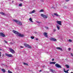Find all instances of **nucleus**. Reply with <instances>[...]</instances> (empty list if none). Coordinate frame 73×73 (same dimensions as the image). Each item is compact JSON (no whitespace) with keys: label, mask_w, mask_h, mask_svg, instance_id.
Listing matches in <instances>:
<instances>
[{"label":"nucleus","mask_w":73,"mask_h":73,"mask_svg":"<svg viewBox=\"0 0 73 73\" xmlns=\"http://www.w3.org/2000/svg\"><path fill=\"white\" fill-rule=\"evenodd\" d=\"M14 21H15L17 24H18V25H22V23L19 21H17L16 20H14Z\"/></svg>","instance_id":"obj_1"},{"label":"nucleus","mask_w":73,"mask_h":73,"mask_svg":"<svg viewBox=\"0 0 73 73\" xmlns=\"http://www.w3.org/2000/svg\"><path fill=\"white\" fill-rule=\"evenodd\" d=\"M55 66L57 68H62L61 66L58 64V63L56 64L55 65Z\"/></svg>","instance_id":"obj_2"},{"label":"nucleus","mask_w":73,"mask_h":73,"mask_svg":"<svg viewBox=\"0 0 73 73\" xmlns=\"http://www.w3.org/2000/svg\"><path fill=\"white\" fill-rule=\"evenodd\" d=\"M40 15L42 17H43V18H44V19H47V18L48 17V16H47L44 15L42 14H41Z\"/></svg>","instance_id":"obj_3"},{"label":"nucleus","mask_w":73,"mask_h":73,"mask_svg":"<svg viewBox=\"0 0 73 73\" xmlns=\"http://www.w3.org/2000/svg\"><path fill=\"white\" fill-rule=\"evenodd\" d=\"M9 50H10V52H11L12 53H13V54H14V53H15V51H14V50H13V49L11 48H10L9 49Z\"/></svg>","instance_id":"obj_4"},{"label":"nucleus","mask_w":73,"mask_h":73,"mask_svg":"<svg viewBox=\"0 0 73 73\" xmlns=\"http://www.w3.org/2000/svg\"><path fill=\"white\" fill-rule=\"evenodd\" d=\"M5 55L6 56H7L9 57H13V56H12V55L11 54H5Z\"/></svg>","instance_id":"obj_5"},{"label":"nucleus","mask_w":73,"mask_h":73,"mask_svg":"<svg viewBox=\"0 0 73 73\" xmlns=\"http://www.w3.org/2000/svg\"><path fill=\"white\" fill-rule=\"evenodd\" d=\"M18 36L19 37H24V36H25L24 35L20 34L19 33V34H18Z\"/></svg>","instance_id":"obj_6"},{"label":"nucleus","mask_w":73,"mask_h":73,"mask_svg":"<svg viewBox=\"0 0 73 73\" xmlns=\"http://www.w3.org/2000/svg\"><path fill=\"white\" fill-rule=\"evenodd\" d=\"M56 23L57 24L59 25H61V23H62V22L61 21H56Z\"/></svg>","instance_id":"obj_7"},{"label":"nucleus","mask_w":73,"mask_h":73,"mask_svg":"<svg viewBox=\"0 0 73 73\" xmlns=\"http://www.w3.org/2000/svg\"><path fill=\"white\" fill-rule=\"evenodd\" d=\"M13 32L14 33H15V34H17L18 36V34H19V33L18 32H17L16 31L14 30H13Z\"/></svg>","instance_id":"obj_8"},{"label":"nucleus","mask_w":73,"mask_h":73,"mask_svg":"<svg viewBox=\"0 0 73 73\" xmlns=\"http://www.w3.org/2000/svg\"><path fill=\"white\" fill-rule=\"evenodd\" d=\"M0 36H1L2 37H5V35L3 33H0Z\"/></svg>","instance_id":"obj_9"},{"label":"nucleus","mask_w":73,"mask_h":73,"mask_svg":"<svg viewBox=\"0 0 73 73\" xmlns=\"http://www.w3.org/2000/svg\"><path fill=\"white\" fill-rule=\"evenodd\" d=\"M56 49H57V50H60L61 51H62V49L61 48H60V47H56Z\"/></svg>","instance_id":"obj_10"},{"label":"nucleus","mask_w":73,"mask_h":73,"mask_svg":"<svg viewBox=\"0 0 73 73\" xmlns=\"http://www.w3.org/2000/svg\"><path fill=\"white\" fill-rule=\"evenodd\" d=\"M44 35L46 37H48V35H47V33L45 32L44 33Z\"/></svg>","instance_id":"obj_11"},{"label":"nucleus","mask_w":73,"mask_h":73,"mask_svg":"<svg viewBox=\"0 0 73 73\" xmlns=\"http://www.w3.org/2000/svg\"><path fill=\"white\" fill-rule=\"evenodd\" d=\"M0 13L2 15H4V16H6V15L5 14V13L3 12H0Z\"/></svg>","instance_id":"obj_12"},{"label":"nucleus","mask_w":73,"mask_h":73,"mask_svg":"<svg viewBox=\"0 0 73 73\" xmlns=\"http://www.w3.org/2000/svg\"><path fill=\"white\" fill-rule=\"evenodd\" d=\"M35 10H33L32 11H31L30 12V13L31 14L32 13H35Z\"/></svg>","instance_id":"obj_13"},{"label":"nucleus","mask_w":73,"mask_h":73,"mask_svg":"<svg viewBox=\"0 0 73 73\" xmlns=\"http://www.w3.org/2000/svg\"><path fill=\"white\" fill-rule=\"evenodd\" d=\"M56 27H57V29H58V30H60V26L57 25L56 26Z\"/></svg>","instance_id":"obj_14"},{"label":"nucleus","mask_w":73,"mask_h":73,"mask_svg":"<svg viewBox=\"0 0 73 73\" xmlns=\"http://www.w3.org/2000/svg\"><path fill=\"white\" fill-rule=\"evenodd\" d=\"M29 21H31V22H32V23H33V21H32V19L31 18H30L29 19Z\"/></svg>","instance_id":"obj_15"},{"label":"nucleus","mask_w":73,"mask_h":73,"mask_svg":"<svg viewBox=\"0 0 73 73\" xmlns=\"http://www.w3.org/2000/svg\"><path fill=\"white\" fill-rule=\"evenodd\" d=\"M54 15L56 16H60V15H59L57 13H54Z\"/></svg>","instance_id":"obj_16"},{"label":"nucleus","mask_w":73,"mask_h":73,"mask_svg":"<svg viewBox=\"0 0 73 73\" xmlns=\"http://www.w3.org/2000/svg\"><path fill=\"white\" fill-rule=\"evenodd\" d=\"M50 64H55L56 62H52L50 63Z\"/></svg>","instance_id":"obj_17"},{"label":"nucleus","mask_w":73,"mask_h":73,"mask_svg":"<svg viewBox=\"0 0 73 73\" xmlns=\"http://www.w3.org/2000/svg\"><path fill=\"white\" fill-rule=\"evenodd\" d=\"M29 45V44H24V46H25L26 47H28Z\"/></svg>","instance_id":"obj_18"},{"label":"nucleus","mask_w":73,"mask_h":73,"mask_svg":"<svg viewBox=\"0 0 73 73\" xmlns=\"http://www.w3.org/2000/svg\"><path fill=\"white\" fill-rule=\"evenodd\" d=\"M1 70L3 73L5 72V70L4 69H1Z\"/></svg>","instance_id":"obj_19"},{"label":"nucleus","mask_w":73,"mask_h":73,"mask_svg":"<svg viewBox=\"0 0 73 73\" xmlns=\"http://www.w3.org/2000/svg\"><path fill=\"white\" fill-rule=\"evenodd\" d=\"M72 40L70 39H69L68 40V41H69V42H72Z\"/></svg>","instance_id":"obj_20"},{"label":"nucleus","mask_w":73,"mask_h":73,"mask_svg":"<svg viewBox=\"0 0 73 73\" xmlns=\"http://www.w3.org/2000/svg\"><path fill=\"white\" fill-rule=\"evenodd\" d=\"M66 68H69V65H66Z\"/></svg>","instance_id":"obj_21"},{"label":"nucleus","mask_w":73,"mask_h":73,"mask_svg":"<svg viewBox=\"0 0 73 73\" xmlns=\"http://www.w3.org/2000/svg\"><path fill=\"white\" fill-rule=\"evenodd\" d=\"M27 47L28 48H30V49H31V48H32V47L31 46L29 45H28Z\"/></svg>","instance_id":"obj_22"},{"label":"nucleus","mask_w":73,"mask_h":73,"mask_svg":"<svg viewBox=\"0 0 73 73\" xmlns=\"http://www.w3.org/2000/svg\"><path fill=\"white\" fill-rule=\"evenodd\" d=\"M53 41H57V40L56 39L53 38Z\"/></svg>","instance_id":"obj_23"},{"label":"nucleus","mask_w":73,"mask_h":73,"mask_svg":"<svg viewBox=\"0 0 73 73\" xmlns=\"http://www.w3.org/2000/svg\"><path fill=\"white\" fill-rule=\"evenodd\" d=\"M50 71L51 72H52V73H53V72H54V70H53L52 69H50Z\"/></svg>","instance_id":"obj_24"},{"label":"nucleus","mask_w":73,"mask_h":73,"mask_svg":"<svg viewBox=\"0 0 73 73\" xmlns=\"http://www.w3.org/2000/svg\"><path fill=\"white\" fill-rule=\"evenodd\" d=\"M22 3H21L20 4H19V7H21L22 6Z\"/></svg>","instance_id":"obj_25"},{"label":"nucleus","mask_w":73,"mask_h":73,"mask_svg":"<svg viewBox=\"0 0 73 73\" xmlns=\"http://www.w3.org/2000/svg\"><path fill=\"white\" fill-rule=\"evenodd\" d=\"M40 12H44V10L43 9H42V10H41L40 11Z\"/></svg>","instance_id":"obj_26"},{"label":"nucleus","mask_w":73,"mask_h":73,"mask_svg":"<svg viewBox=\"0 0 73 73\" xmlns=\"http://www.w3.org/2000/svg\"><path fill=\"white\" fill-rule=\"evenodd\" d=\"M8 73H12V72L10 71V70H9L8 71Z\"/></svg>","instance_id":"obj_27"},{"label":"nucleus","mask_w":73,"mask_h":73,"mask_svg":"<svg viewBox=\"0 0 73 73\" xmlns=\"http://www.w3.org/2000/svg\"><path fill=\"white\" fill-rule=\"evenodd\" d=\"M23 64H24V65H28V63H23Z\"/></svg>","instance_id":"obj_28"},{"label":"nucleus","mask_w":73,"mask_h":73,"mask_svg":"<svg viewBox=\"0 0 73 73\" xmlns=\"http://www.w3.org/2000/svg\"><path fill=\"white\" fill-rule=\"evenodd\" d=\"M50 40L51 41H53V38H50Z\"/></svg>","instance_id":"obj_29"},{"label":"nucleus","mask_w":73,"mask_h":73,"mask_svg":"<svg viewBox=\"0 0 73 73\" xmlns=\"http://www.w3.org/2000/svg\"><path fill=\"white\" fill-rule=\"evenodd\" d=\"M34 38H35V37H34V36H31V39H34Z\"/></svg>","instance_id":"obj_30"},{"label":"nucleus","mask_w":73,"mask_h":73,"mask_svg":"<svg viewBox=\"0 0 73 73\" xmlns=\"http://www.w3.org/2000/svg\"><path fill=\"white\" fill-rule=\"evenodd\" d=\"M45 29H48V27H45Z\"/></svg>","instance_id":"obj_31"},{"label":"nucleus","mask_w":73,"mask_h":73,"mask_svg":"<svg viewBox=\"0 0 73 73\" xmlns=\"http://www.w3.org/2000/svg\"><path fill=\"white\" fill-rule=\"evenodd\" d=\"M20 48H24V46H20Z\"/></svg>","instance_id":"obj_32"},{"label":"nucleus","mask_w":73,"mask_h":73,"mask_svg":"<svg viewBox=\"0 0 73 73\" xmlns=\"http://www.w3.org/2000/svg\"><path fill=\"white\" fill-rule=\"evenodd\" d=\"M4 41L5 42V43H7V41L5 40H4Z\"/></svg>","instance_id":"obj_33"},{"label":"nucleus","mask_w":73,"mask_h":73,"mask_svg":"<svg viewBox=\"0 0 73 73\" xmlns=\"http://www.w3.org/2000/svg\"><path fill=\"white\" fill-rule=\"evenodd\" d=\"M64 72H65V73H68V71L67 70V71L65 70Z\"/></svg>","instance_id":"obj_34"},{"label":"nucleus","mask_w":73,"mask_h":73,"mask_svg":"<svg viewBox=\"0 0 73 73\" xmlns=\"http://www.w3.org/2000/svg\"><path fill=\"white\" fill-rule=\"evenodd\" d=\"M56 31V29H54L53 30V31L54 32H55Z\"/></svg>","instance_id":"obj_35"},{"label":"nucleus","mask_w":73,"mask_h":73,"mask_svg":"<svg viewBox=\"0 0 73 73\" xmlns=\"http://www.w3.org/2000/svg\"><path fill=\"white\" fill-rule=\"evenodd\" d=\"M36 23H40V22L38 21H36Z\"/></svg>","instance_id":"obj_36"},{"label":"nucleus","mask_w":73,"mask_h":73,"mask_svg":"<svg viewBox=\"0 0 73 73\" xmlns=\"http://www.w3.org/2000/svg\"><path fill=\"white\" fill-rule=\"evenodd\" d=\"M71 55L73 57V54L72 53H71Z\"/></svg>","instance_id":"obj_37"},{"label":"nucleus","mask_w":73,"mask_h":73,"mask_svg":"<svg viewBox=\"0 0 73 73\" xmlns=\"http://www.w3.org/2000/svg\"><path fill=\"white\" fill-rule=\"evenodd\" d=\"M65 68H64V69H63V71H64V72L65 71Z\"/></svg>","instance_id":"obj_38"},{"label":"nucleus","mask_w":73,"mask_h":73,"mask_svg":"<svg viewBox=\"0 0 73 73\" xmlns=\"http://www.w3.org/2000/svg\"><path fill=\"white\" fill-rule=\"evenodd\" d=\"M66 1H69V0H66Z\"/></svg>","instance_id":"obj_39"},{"label":"nucleus","mask_w":73,"mask_h":73,"mask_svg":"<svg viewBox=\"0 0 73 73\" xmlns=\"http://www.w3.org/2000/svg\"><path fill=\"white\" fill-rule=\"evenodd\" d=\"M54 60V59L53 58L52 59V61H53Z\"/></svg>","instance_id":"obj_40"},{"label":"nucleus","mask_w":73,"mask_h":73,"mask_svg":"<svg viewBox=\"0 0 73 73\" xmlns=\"http://www.w3.org/2000/svg\"><path fill=\"white\" fill-rule=\"evenodd\" d=\"M36 40L37 41V40H38V38H36Z\"/></svg>","instance_id":"obj_41"},{"label":"nucleus","mask_w":73,"mask_h":73,"mask_svg":"<svg viewBox=\"0 0 73 73\" xmlns=\"http://www.w3.org/2000/svg\"><path fill=\"white\" fill-rule=\"evenodd\" d=\"M41 1H42V2H43V1H44V0H41Z\"/></svg>","instance_id":"obj_42"},{"label":"nucleus","mask_w":73,"mask_h":73,"mask_svg":"<svg viewBox=\"0 0 73 73\" xmlns=\"http://www.w3.org/2000/svg\"><path fill=\"white\" fill-rule=\"evenodd\" d=\"M35 34H37V33L36 32H35Z\"/></svg>","instance_id":"obj_43"},{"label":"nucleus","mask_w":73,"mask_h":73,"mask_svg":"<svg viewBox=\"0 0 73 73\" xmlns=\"http://www.w3.org/2000/svg\"><path fill=\"white\" fill-rule=\"evenodd\" d=\"M70 49H71L70 48H68V50H70Z\"/></svg>","instance_id":"obj_44"},{"label":"nucleus","mask_w":73,"mask_h":73,"mask_svg":"<svg viewBox=\"0 0 73 73\" xmlns=\"http://www.w3.org/2000/svg\"><path fill=\"white\" fill-rule=\"evenodd\" d=\"M1 56V52H0V57Z\"/></svg>","instance_id":"obj_45"},{"label":"nucleus","mask_w":73,"mask_h":73,"mask_svg":"<svg viewBox=\"0 0 73 73\" xmlns=\"http://www.w3.org/2000/svg\"><path fill=\"white\" fill-rule=\"evenodd\" d=\"M10 44H11V45H12V44H13V43L11 42L10 43Z\"/></svg>","instance_id":"obj_46"},{"label":"nucleus","mask_w":73,"mask_h":73,"mask_svg":"<svg viewBox=\"0 0 73 73\" xmlns=\"http://www.w3.org/2000/svg\"><path fill=\"white\" fill-rule=\"evenodd\" d=\"M39 72H42L41 70H40L39 71Z\"/></svg>","instance_id":"obj_47"},{"label":"nucleus","mask_w":73,"mask_h":73,"mask_svg":"<svg viewBox=\"0 0 73 73\" xmlns=\"http://www.w3.org/2000/svg\"><path fill=\"white\" fill-rule=\"evenodd\" d=\"M69 70H67V72H68V71H69Z\"/></svg>","instance_id":"obj_48"},{"label":"nucleus","mask_w":73,"mask_h":73,"mask_svg":"<svg viewBox=\"0 0 73 73\" xmlns=\"http://www.w3.org/2000/svg\"><path fill=\"white\" fill-rule=\"evenodd\" d=\"M0 50H1V49L0 48Z\"/></svg>","instance_id":"obj_49"},{"label":"nucleus","mask_w":73,"mask_h":73,"mask_svg":"<svg viewBox=\"0 0 73 73\" xmlns=\"http://www.w3.org/2000/svg\"><path fill=\"white\" fill-rule=\"evenodd\" d=\"M12 3H13V1H12Z\"/></svg>","instance_id":"obj_50"},{"label":"nucleus","mask_w":73,"mask_h":73,"mask_svg":"<svg viewBox=\"0 0 73 73\" xmlns=\"http://www.w3.org/2000/svg\"><path fill=\"white\" fill-rule=\"evenodd\" d=\"M20 0L21 1H23V0Z\"/></svg>","instance_id":"obj_51"},{"label":"nucleus","mask_w":73,"mask_h":73,"mask_svg":"<svg viewBox=\"0 0 73 73\" xmlns=\"http://www.w3.org/2000/svg\"><path fill=\"white\" fill-rule=\"evenodd\" d=\"M9 1H10V0H8Z\"/></svg>","instance_id":"obj_52"},{"label":"nucleus","mask_w":73,"mask_h":73,"mask_svg":"<svg viewBox=\"0 0 73 73\" xmlns=\"http://www.w3.org/2000/svg\"><path fill=\"white\" fill-rule=\"evenodd\" d=\"M14 44H15V43H14Z\"/></svg>","instance_id":"obj_53"},{"label":"nucleus","mask_w":73,"mask_h":73,"mask_svg":"<svg viewBox=\"0 0 73 73\" xmlns=\"http://www.w3.org/2000/svg\"><path fill=\"white\" fill-rule=\"evenodd\" d=\"M43 67H44V66H43Z\"/></svg>","instance_id":"obj_54"}]
</instances>
